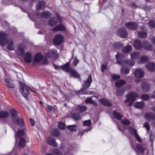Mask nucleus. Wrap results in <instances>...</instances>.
Returning <instances> with one entry per match:
<instances>
[{"label": "nucleus", "mask_w": 155, "mask_h": 155, "mask_svg": "<svg viewBox=\"0 0 155 155\" xmlns=\"http://www.w3.org/2000/svg\"><path fill=\"white\" fill-rule=\"evenodd\" d=\"M7 37V34L3 32H0V45L4 46L7 43V49L9 51H13L15 48L14 42L12 39H8Z\"/></svg>", "instance_id": "1"}, {"label": "nucleus", "mask_w": 155, "mask_h": 155, "mask_svg": "<svg viewBox=\"0 0 155 155\" xmlns=\"http://www.w3.org/2000/svg\"><path fill=\"white\" fill-rule=\"evenodd\" d=\"M10 112L11 116L12 117V121L14 124L18 125L20 127H23L24 124L23 119L21 118H16L17 111L14 109H12L11 110Z\"/></svg>", "instance_id": "2"}, {"label": "nucleus", "mask_w": 155, "mask_h": 155, "mask_svg": "<svg viewBox=\"0 0 155 155\" xmlns=\"http://www.w3.org/2000/svg\"><path fill=\"white\" fill-rule=\"evenodd\" d=\"M138 96V95L135 92H132L130 93L126 96L127 98L125 99V103L127 106L131 105Z\"/></svg>", "instance_id": "3"}, {"label": "nucleus", "mask_w": 155, "mask_h": 155, "mask_svg": "<svg viewBox=\"0 0 155 155\" xmlns=\"http://www.w3.org/2000/svg\"><path fill=\"white\" fill-rule=\"evenodd\" d=\"M30 88L24 83L20 82L19 83V91L22 95L25 98L28 97V91Z\"/></svg>", "instance_id": "4"}, {"label": "nucleus", "mask_w": 155, "mask_h": 155, "mask_svg": "<svg viewBox=\"0 0 155 155\" xmlns=\"http://www.w3.org/2000/svg\"><path fill=\"white\" fill-rule=\"evenodd\" d=\"M116 58L117 59V62L122 65L124 64H127L129 66H133L134 65V62L133 61H130L129 60L124 61H119V58L123 57V55L122 54L117 53L116 55Z\"/></svg>", "instance_id": "5"}, {"label": "nucleus", "mask_w": 155, "mask_h": 155, "mask_svg": "<svg viewBox=\"0 0 155 155\" xmlns=\"http://www.w3.org/2000/svg\"><path fill=\"white\" fill-rule=\"evenodd\" d=\"M144 73L143 70L140 68L135 69L134 72V77L137 78H142L144 76Z\"/></svg>", "instance_id": "6"}, {"label": "nucleus", "mask_w": 155, "mask_h": 155, "mask_svg": "<svg viewBox=\"0 0 155 155\" xmlns=\"http://www.w3.org/2000/svg\"><path fill=\"white\" fill-rule=\"evenodd\" d=\"M58 55L57 50L55 49L49 50L46 56L54 60L57 58Z\"/></svg>", "instance_id": "7"}, {"label": "nucleus", "mask_w": 155, "mask_h": 155, "mask_svg": "<svg viewBox=\"0 0 155 155\" xmlns=\"http://www.w3.org/2000/svg\"><path fill=\"white\" fill-rule=\"evenodd\" d=\"M25 47L23 45H19L16 51L17 54L21 57L23 56L25 52Z\"/></svg>", "instance_id": "8"}, {"label": "nucleus", "mask_w": 155, "mask_h": 155, "mask_svg": "<svg viewBox=\"0 0 155 155\" xmlns=\"http://www.w3.org/2000/svg\"><path fill=\"white\" fill-rule=\"evenodd\" d=\"M129 130L130 133L134 135V137L137 141L140 142H141V138L137 133V130L133 129L132 127H129L128 128Z\"/></svg>", "instance_id": "9"}, {"label": "nucleus", "mask_w": 155, "mask_h": 155, "mask_svg": "<svg viewBox=\"0 0 155 155\" xmlns=\"http://www.w3.org/2000/svg\"><path fill=\"white\" fill-rule=\"evenodd\" d=\"M144 117L148 121H153L155 120V114L152 112L147 113L145 114Z\"/></svg>", "instance_id": "10"}, {"label": "nucleus", "mask_w": 155, "mask_h": 155, "mask_svg": "<svg viewBox=\"0 0 155 155\" xmlns=\"http://www.w3.org/2000/svg\"><path fill=\"white\" fill-rule=\"evenodd\" d=\"M126 26L131 30H135L137 28V25L135 22H130L125 24Z\"/></svg>", "instance_id": "11"}, {"label": "nucleus", "mask_w": 155, "mask_h": 155, "mask_svg": "<svg viewBox=\"0 0 155 155\" xmlns=\"http://www.w3.org/2000/svg\"><path fill=\"white\" fill-rule=\"evenodd\" d=\"M63 36L61 35H58L55 36L54 40V42L56 45L60 44L63 40Z\"/></svg>", "instance_id": "12"}, {"label": "nucleus", "mask_w": 155, "mask_h": 155, "mask_svg": "<svg viewBox=\"0 0 155 155\" xmlns=\"http://www.w3.org/2000/svg\"><path fill=\"white\" fill-rule=\"evenodd\" d=\"M24 60L27 63L31 62L33 59V56L29 52H27L24 56Z\"/></svg>", "instance_id": "13"}, {"label": "nucleus", "mask_w": 155, "mask_h": 155, "mask_svg": "<svg viewBox=\"0 0 155 155\" xmlns=\"http://www.w3.org/2000/svg\"><path fill=\"white\" fill-rule=\"evenodd\" d=\"M118 35L120 37L124 38L127 36V33L124 28L118 29L117 31Z\"/></svg>", "instance_id": "14"}, {"label": "nucleus", "mask_w": 155, "mask_h": 155, "mask_svg": "<svg viewBox=\"0 0 155 155\" xmlns=\"http://www.w3.org/2000/svg\"><path fill=\"white\" fill-rule=\"evenodd\" d=\"M140 87L144 92L148 91L150 89V85L145 82H144L141 84Z\"/></svg>", "instance_id": "15"}, {"label": "nucleus", "mask_w": 155, "mask_h": 155, "mask_svg": "<svg viewBox=\"0 0 155 155\" xmlns=\"http://www.w3.org/2000/svg\"><path fill=\"white\" fill-rule=\"evenodd\" d=\"M45 4L43 1H39L36 4V9L38 10H42L45 8Z\"/></svg>", "instance_id": "16"}, {"label": "nucleus", "mask_w": 155, "mask_h": 155, "mask_svg": "<svg viewBox=\"0 0 155 155\" xmlns=\"http://www.w3.org/2000/svg\"><path fill=\"white\" fill-rule=\"evenodd\" d=\"M92 82V77L91 75H89L87 81L84 82L83 85L84 88V89H86L89 87Z\"/></svg>", "instance_id": "17"}, {"label": "nucleus", "mask_w": 155, "mask_h": 155, "mask_svg": "<svg viewBox=\"0 0 155 155\" xmlns=\"http://www.w3.org/2000/svg\"><path fill=\"white\" fill-rule=\"evenodd\" d=\"M134 46L135 49L139 50L143 47V43L142 44L139 40H137L135 41Z\"/></svg>", "instance_id": "18"}, {"label": "nucleus", "mask_w": 155, "mask_h": 155, "mask_svg": "<svg viewBox=\"0 0 155 155\" xmlns=\"http://www.w3.org/2000/svg\"><path fill=\"white\" fill-rule=\"evenodd\" d=\"M146 67L150 71H153L155 70V64L152 62H149L147 64Z\"/></svg>", "instance_id": "19"}, {"label": "nucleus", "mask_w": 155, "mask_h": 155, "mask_svg": "<svg viewBox=\"0 0 155 155\" xmlns=\"http://www.w3.org/2000/svg\"><path fill=\"white\" fill-rule=\"evenodd\" d=\"M43 56L41 54L37 53L34 56V61L35 62H39L41 60Z\"/></svg>", "instance_id": "20"}, {"label": "nucleus", "mask_w": 155, "mask_h": 155, "mask_svg": "<svg viewBox=\"0 0 155 155\" xmlns=\"http://www.w3.org/2000/svg\"><path fill=\"white\" fill-rule=\"evenodd\" d=\"M100 102L103 105L109 107L111 105V103L107 100L104 98L99 99Z\"/></svg>", "instance_id": "21"}, {"label": "nucleus", "mask_w": 155, "mask_h": 155, "mask_svg": "<svg viewBox=\"0 0 155 155\" xmlns=\"http://www.w3.org/2000/svg\"><path fill=\"white\" fill-rule=\"evenodd\" d=\"M51 15V14L49 11L44 12L42 13H40L38 16L39 18H48L50 17Z\"/></svg>", "instance_id": "22"}, {"label": "nucleus", "mask_w": 155, "mask_h": 155, "mask_svg": "<svg viewBox=\"0 0 155 155\" xmlns=\"http://www.w3.org/2000/svg\"><path fill=\"white\" fill-rule=\"evenodd\" d=\"M24 134V131L23 130L20 129L19 130L16 134H15V137L16 142L17 141V139L22 136Z\"/></svg>", "instance_id": "23"}, {"label": "nucleus", "mask_w": 155, "mask_h": 155, "mask_svg": "<svg viewBox=\"0 0 155 155\" xmlns=\"http://www.w3.org/2000/svg\"><path fill=\"white\" fill-rule=\"evenodd\" d=\"M144 147L139 144H137L136 145V148L135 149V151L137 152H139L143 154L144 151Z\"/></svg>", "instance_id": "24"}, {"label": "nucleus", "mask_w": 155, "mask_h": 155, "mask_svg": "<svg viewBox=\"0 0 155 155\" xmlns=\"http://www.w3.org/2000/svg\"><path fill=\"white\" fill-rule=\"evenodd\" d=\"M87 108L85 106H79L76 108L77 111L79 113H82L87 110Z\"/></svg>", "instance_id": "25"}, {"label": "nucleus", "mask_w": 155, "mask_h": 155, "mask_svg": "<svg viewBox=\"0 0 155 155\" xmlns=\"http://www.w3.org/2000/svg\"><path fill=\"white\" fill-rule=\"evenodd\" d=\"M143 48L145 49L150 51L152 49L153 46L149 44L148 42L143 43Z\"/></svg>", "instance_id": "26"}, {"label": "nucleus", "mask_w": 155, "mask_h": 155, "mask_svg": "<svg viewBox=\"0 0 155 155\" xmlns=\"http://www.w3.org/2000/svg\"><path fill=\"white\" fill-rule=\"evenodd\" d=\"M48 24L50 26H53L57 24V20L56 18H51L48 21Z\"/></svg>", "instance_id": "27"}, {"label": "nucleus", "mask_w": 155, "mask_h": 155, "mask_svg": "<svg viewBox=\"0 0 155 155\" xmlns=\"http://www.w3.org/2000/svg\"><path fill=\"white\" fill-rule=\"evenodd\" d=\"M134 106L137 108H143L144 107L145 105L143 101L137 102L134 103Z\"/></svg>", "instance_id": "28"}, {"label": "nucleus", "mask_w": 155, "mask_h": 155, "mask_svg": "<svg viewBox=\"0 0 155 155\" xmlns=\"http://www.w3.org/2000/svg\"><path fill=\"white\" fill-rule=\"evenodd\" d=\"M61 69L66 72L69 71L71 68L69 66V63H67L61 67Z\"/></svg>", "instance_id": "29"}, {"label": "nucleus", "mask_w": 155, "mask_h": 155, "mask_svg": "<svg viewBox=\"0 0 155 155\" xmlns=\"http://www.w3.org/2000/svg\"><path fill=\"white\" fill-rule=\"evenodd\" d=\"M130 55L132 59H136L139 57L140 54L138 52H135L131 53Z\"/></svg>", "instance_id": "30"}, {"label": "nucleus", "mask_w": 155, "mask_h": 155, "mask_svg": "<svg viewBox=\"0 0 155 155\" xmlns=\"http://www.w3.org/2000/svg\"><path fill=\"white\" fill-rule=\"evenodd\" d=\"M120 71L122 75H126L129 73L130 70L127 68L123 67L121 68Z\"/></svg>", "instance_id": "31"}, {"label": "nucleus", "mask_w": 155, "mask_h": 155, "mask_svg": "<svg viewBox=\"0 0 155 155\" xmlns=\"http://www.w3.org/2000/svg\"><path fill=\"white\" fill-rule=\"evenodd\" d=\"M47 141L49 144L51 145L54 147H56L57 146L55 140L53 138H49L47 140Z\"/></svg>", "instance_id": "32"}, {"label": "nucleus", "mask_w": 155, "mask_h": 155, "mask_svg": "<svg viewBox=\"0 0 155 155\" xmlns=\"http://www.w3.org/2000/svg\"><path fill=\"white\" fill-rule=\"evenodd\" d=\"M126 83V82L123 80H120L117 81L115 82L116 86L117 87H120L124 85Z\"/></svg>", "instance_id": "33"}, {"label": "nucleus", "mask_w": 155, "mask_h": 155, "mask_svg": "<svg viewBox=\"0 0 155 155\" xmlns=\"http://www.w3.org/2000/svg\"><path fill=\"white\" fill-rule=\"evenodd\" d=\"M65 29L64 26L62 25H60L56 26L53 29L54 31H64Z\"/></svg>", "instance_id": "34"}, {"label": "nucleus", "mask_w": 155, "mask_h": 155, "mask_svg": "<svg viewBox=\"0 0 155 155\" xmlns=\"http://www.w3.org/2000/svg\"><path fill=\"white\" fill-rule=\"evenodd\" d=\"M113 115L115 118L118 120H120L122 117V116L121 115L115 110L113 111Z\"/></svg>", "instance_id": "35"}, {"label": "nucleus", "mask_w": 155, "mask_h": 155, "mask_svg": "<svg viewBox=\"0 0 155 155\" xmlns=\"http://www.w3.org/2000/svg\"><path fill=\"white\" fill-rule=\"evenodd\" d=\"M131 46L130 45H128L123 48L122 50V51L125 53L129 52L131 51Z\"/></svg>", "instance_id": "36"}, {"label": "nucleus", "mask_w": 155, "mask_h": 155, "mask_svg": "<svg viewBox=\"0 0 155 155\" xmlns=\"http://www.w3.org/2000/svg\"><path fill=\"white\" fill-rule=\"evenodd\" d=\"M69 71L70 74L71 76L77 77L79 76L78 73L74 69H70Z\"/></svg>", "instance_id": "37"}, {"label": "nucleus", "mask_w": 155, "mask_h": 155, "mask_svg": "<svg viewBox=\"0 0 155 155\" xmlns=\"http://www.w3.org/2000/svg\"><path fill=\"white\" fill-rule=\"evenodd\" d=\"M124 91L125 90L124 89L118 88L116 91V94L119 96L122 95L124 94Z\"/></svg>", "instance_id": "38"}, {"label": "nucleus", "mask_w": 155, "mask_h": 155, "mask_svg": "<svg viewBox=\"0 0 155 155\" xmlns=\"http://www.w3.org/2000/svg\"><path fill=\"white\" fill-rule=\"evenodd\" d=\"M71 117L75 120H79L81 118V115L78 113H74L71 116Z\"/></svg>", "instance_id": "39"}, {"label": "nucleus", "mask_w": 155, "mask_h": 155, "mask_svg": "<svg viewBox=\"0 0 155 155\" xmlns=\"http://www.w3.org/2000/svg\"><path fill=\"white\" fill-rule=\"evenodd\" d=\"M9 114L7 112L0 111V117L2 118H6L9 116Z\"/></svg>", "instance_id": "40"}, {"label": "nucleus", "mask_w": 155, "mask_h": 155, "mask_svg": "<svg viewBox=\"0 0 155 155\" xmlns=\"http://www.w3.org/2000/svg\"><path fill=\"white\" fill-rule=\"evenodd\" d=\"M25 145V140L23 138H21L19 140L18 146L19 148L23 147Z\"/></svg>", "instance_id": "41"}, {"label": "nucleus", "mask_w": 155, "mask_h": 155, "mask_svg": "<svg viewBox=\"0 0 155 155\" xmlns=\"http://www.w3.org/2000/svg\"><path fill=\"white\" fill-rule=\"evenodd\" d=\"M45 155H62V154L59 150L56 149L53 151V153H48Z\"/></svg>", "instance_id": "42"}, {"label": "nucleus", "mask_w": 155, "mask_h": 155, "mask_svg": "<svg viewBox=\"0 0 155 155\" xmlns=\"http://www.w3.org/2000/svg\"><path fill=\"white\" fill-rule=\"evenodd\" d=\"M85 103L87 104H94L97 105V103L94 102L91 97H87L85 101Z\"/></svg>", "instance_id": "43"}, {"label": "nucleus", "mask_w": 155, "mask_h": 155, "mask_svg": "<svg viewBox=\"0 0 155 155\" xmlns=\"http://www.w3.org/2000/svg\"><path fill=\"white\" fill-rule=\"evenodd\" d=\"M59 128L61 130H64L66 128V126L62 122H60L58 125Z\"/></svg>", "instance_id": "44"}, {"label": "nucleus", "mask_w": 155, "mask_h": 155, "mask_svg": "<svg viewBox=\"0 0 155 155\" xmlns=\"http://www.w3.org/2000/svg\"><path fill=\"white\" fill-rule=\"evenodd\" d=\"M52 134L53 136L57 137L60 134V133L58 129H55L52 130Z\"/></svg>", "instance_id": "45"}, {"label": "nucleus", "mask_w": 155, "mask_h": 155, "mask_svg": "<svg viewBox=\"0 0 155 155\" xmlns=\"http://www.w3.org/2000/svg\"><path fill=\"white\" fill-rule=\"evenodd\" d=\"M137 35L139 37H144L147 36V34L145 32L141 31V32H138Z\"/></svg>", "instance_id": "46"}, {"label": "nucleus", "mask_w": 155, "mask_h": 155, "mask_svg": "<svg viewBox=\"0 0 155 155\" xmlns=\"http://www.w3.org/2000/svg\"><path fill=\"white\" fill-rule=\"evenodd\" d=\"M148 25L150 28L155 27V21L154 20L150 21L148 22Z\"/></svg>", "instance_id": "47"}, {"label": "nucleus", "mask_w": 155, "mask_h": 155, "mask_svg": "<svg viewBox=\"0 0 155 155\" xmlns=\"http://www.w3.org/2000/svg\"><path fill=\"white\" fill-rule=\"evenodd\" d=\"M140 97L142 100L145 101H147L149 99L150 97L149 95L147 94H144L142 95Z\"/></svg>", "instance_id": "48"}, {"label": "nucleus", "mask_w": 155, "mask_h": 155, "mask_svg": "<svg viewBox=\"0 0 155 155\" xmlns=\"http://www.w3.org/2000/svg\"><path fill=\"white\" fill-rule=\"evenodd\" d=\"M140 59L141 61L144 62L148 61L149 60V58L147 56L143 55L141 57Z\"/></svg>", "instance_id": "49"}, {"label": "nucleus", "mask_w": 155, "mask_h": 155, "mask_svg": "<svg viewBox=\"0 0 155 155\" xmlns=\"http://www.w3.org/2000/svg\"><path fill=\"white\" fill-rule=\"evenodd\" d=\"M121 44L120 42L114 43L113 46L115 49H119L121 46Z\"/></svg>", "instance_id": "50"}, {"label": "nucleus", "mask_w": 155, "mask_h": 155, "mask_svg": "<svg viewBox=\"0 0 155 155\" xmlns=\"http://www.w3.org/2000/svg\"><path fill=\"white\" fill-rule=\"evenodd\" d=\"M68 128L71 131H74L76 130L77 126L75 125L68 126Z\"/></svg>", "instance_id": "51"}, {"label": "nucleus", "mask_w": 155, "mask_h": 155, "mask_svg": "<svg viewBox=\"0 0 155 155\" xmlns=\"http://www.w3.org/2000/svg\"><path fill=\"white\" fill-rule=\"evenodd\" d=\"M122 123L126 125H128L130 124V121L127 119H124L121 120Z\"/></svg>", "instance_id": "52"}, {"label": "nucleus", "mask_w": 155, "mask_h": 155, "mask_svg": "<svg viewBox=\"0 0 155 155\" xmlns=\"http://www.w3.org/2000/svg\"><path fill=\"white\" fill-rule=\"evenodd\" d=\"M91 123L90 120H88L84 121V122L83 126L85 127L89 126H90Z\"/></svg>", "instance_id": "53"}, {"label": "nucleus", "mask_w": 155, "mask_h": 155, "mask_svg": "<svg viewBox=\"0 0 155 155\" xmlns=\"http://www.w3.org/2000/svg\"><path fill=\"white\" fill-rule=\"evenodd\" d=\"M112 77L113 79L116 80L119 79L120 77L119 75L117 74H113L112 75Z\"/></svg>", "instance_id": "54"}, {"label": "nucleus", "mask_w": 155, "mask_h": 155, "mask_svg": "<svg viewBox=\"0 0 155 155\" xmlns=\"http://www.w3.org/2000/svg\"><path fill=\"white\" fill-rule=\"evenodd\" d=\"M143 126L144 127L146 128L147 130H149L150 127L148 123L147 122H145Z\"/></svg>", "instance_id": "55"}, {"label": "nucleus", "mask_w": 155, "mask_h": 155, "mask_svg": "<svg viewBox=\"0 0 155 155\" xmlns=\"http://www.w3.org/2000/svg\"><path fill=\"white\" fill-rule=\"evenodd\" d=\"M79 60L76 57H75L74 58V66H76L79 62Z\"/></svg>", "instance_id": "56"}, {"label": "nucleus", "mask_w": 155, "mask_h": 155, "mask_svg": "<svg viewBox=\"0 0 155 155\" xmlns=\"http://www.w3.org/2000/svg\"><path fill=\"white\" fill-rule=\"evenodd\" d=\"M6 85L9 87L11 88H13L14 87V85L12 83H11V82L10 83H8L6 84Z\"/></svg>", "instance_id": "57"}, {"label": "nucleus", "mask_w": 155, "mask_h": 155, "mask_svg": "<svg viewBox=\"0 0 155 155\" xmlns=\"http://www.w3.org/2000/svg\"><path fill=\"white\" fill-rule=\"evenodd\" d=\"M101 71L104 72L105 69L107 68V65L105 64H103L101 66Z\"/></svg>", "instance_id": "58"}, {"label": "nucleus", "mask_w": 155, "mask_h": 155, "mask_svg": "<svg viewBox=\"0 0 155 155\" xmlns=\"http://www.w3.org/2000/svg\"><path fill=\"white\" fill-rule=\"evenodd\" d=\"M30 120L31 123V125L32 126H34V124H35V122H34V121L32 119L30 118Z\"/></svg>", "instance_id": "59"}, {"label": "nucleus", "mask_w": 155, "mask_h": 155, "mask_svg": "<svg viewBox=\"0 0 155 155\" xmlns=\"http://www.w3.org/2000/svg\"><path fill=\"white\" fill-rule=\"evenodd\" d=\"M151 40L152 43L154 44H155V37L153 36L151 38Z\"/></svg>", "instance_id": "60"}, {"label": "nucleus", "mask_w": 155, "mask_h": 155, "mask_svg": "<svg viewBox=\"0 0 155 155\" xmlns=\"http://www.w3.org/2000/svg\"><path fill=\"white\" fill-rule=\"evenodd\" d=\"M5 81L7 83V84L8 83L11 82L10 79L8 78H6V79H5Z\"/></svg>", "instance_id": "61"}, {"label": "nucleus", "mask_w": 155, "mask_h": 155, "mask_svg": "<svg viewBox=\"0 0 155 155\" xmlns=\"http://www.w3.org/2000/svg\"><path fill=\"white\" fill-rule=\"evenodd\" d=\"M47 107H47V108H48V109L49 110H51L52 109V108H53V107L49 106H48Z\"/></svg>", "instance_id": "62"}, {"label": "nucleus", "mask_w": 155, "mask_h": 155, "mask_svg": "<svg viewBox=\"0 0 155 155\" xmlns=\"http://www.w3.org/2000/svg\"><path fill=\"white\" fill-rule=\"evenodd\" d=\"M152 98H154L155 97V90L153 92V94L152 96Z\"/></svg>", "instance_id": "63"}, {"label": "nucleus", "mask_w": 155, "mask_h": 155, "mask_svg": "<svg viewBox=\"0 0 155 155\" xmlns=\"http://www.w3.org/2000/svg\"><path fill=\"white\" fill-rule=\"evenodd\" d=\"M57 16L58 17V19L59 21H61V19L60 18V16L59 15H57Z\"/></svg>", "instance_id": "64"}]
</instances>
